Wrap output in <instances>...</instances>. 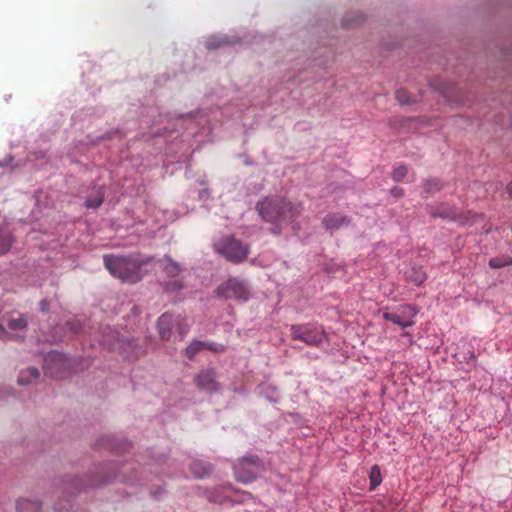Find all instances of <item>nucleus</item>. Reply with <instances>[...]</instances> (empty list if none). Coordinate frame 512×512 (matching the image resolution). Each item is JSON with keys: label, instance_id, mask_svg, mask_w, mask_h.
<instances>
[{"label": "nucleus", "instance_id": "nucleus-6", "mask_svg": "<svg viewBox=\"0 0 512 512\" xmlns=\"http://www.w3.org/2000/svg\"><path fill=\"white\" fill-rule=\"evenodd\" d=\"M216 292L219 297L226 299L246 301L249 298V291L246 285L237 278H230L220 285Z\"/></svg>", "mask_w": 512, "mask_h": 512}, {"label": "nucleus", "instance_id": "nucleus-8", "mask_svg": "<svg viewBox=\"0 0 512 512\" xmlns=\"http://www.w3.org/2000/svg\"><path fill=\"white\" fill-rule=\"evenodd\" d=\"M194 382L199 389L210 393L219 390V384L216 381L215 371L213 369L201 370L194 378Z\"/></svg>", "mask_w": 512, "mask_h": 512}, {"label": "nucleus", "instance_id": "nucleus-21", "mask_svg": "<svg viewBox=\"0 0 512 512\" xmlns=\"http://www.w3.org/2000/svg\"><path fill=\"white\" fill-rule=\"evenodd\" d=\"M175 326H177V330L181 339L185 336L190 327L187 320L185 318H181L180 316L175 317Z\"/></svg>", "mask_w": 512, "mask_h": 512}, {"label": "nucleus", "instance_id": "nucleus-22", "mask_svg": "<svg viewBox=\"0 0 512 512\" xmlns=\"http://www.w3.org/2000/svg\"><path fill=\"white\" fill-rule=\"evenodd\" d=\"M166 265L164 266V270L168 275L176 276L181 271L180 266L174 262L171 258H166Z\"/></svg>", "mask_w": 512, "mask_h": 512}, {"label": "nucleus", "instance_id": "nucleus-4", "mask_svg": "<svg viewBox=\"0 0 512 512\" xmlns=\"http://www.w3.org/2000/svg\"><path fill=\"white\" fill-rule=\"evenodd\" d=\"M215 250L228 261L239 263L244 261L249 253V248L233 237H226L215 245Z\"/></svg>", "mask_w": 512, "mask_h": 512}, {"label": "nucleus", "instance_id": "nucleus-26", "mask_svg": "<svg viewBox=\"0 0 512 512\" xmlns=\"http://www.w3.org/2000/svg\"><path fill=\"white\" fill-rule=\"evenodd\" d=\"M204 349H208L214 353H221L225 350V346L222 345V344H218V343H206V346Z\"/></svg>", "mask_w": 512, "mask_h": 512}, {"label": "nucleus", "instance_id": "nucleus-14", "mask_svg": "<svg viewBox=\"0 0 512 512\" xmlns=\"http://www.w3.org/2000/svg\"><path fill=\"white\" fill-rule=\"evenodd\" d=\"M205 346H206V342L193 341L185 349V356L188 359H192L198 352L203 350L205 348Z\"/></svg>", "mask_w": 512, "mask_h": 512}, {"label": "nucleus", "instance_id": "nucleus-24", "mask_svg": "<svg viewBox=\"0 0 512 512\" xmlns=\"http://www.w3.org/2000/svg\"><path fill=\"white\" fill-rule=\"evenodd\" d=\"M408 173V169L404 165L395 167L392 172V178L396 182L402 181Z\"/></svg>", "mask_w": 512, "mask_h": 512}, {"label": "nucleus", "instance_id": "nucleus-33", "mask_svg": "<svg viewBox=\"0 0 512 512\" xmlns=\"http://www.w3.org/2000/svg\"><path fill=\"white\" fill-rule=\"evenodd\" d=\"M507 192L512 197V181L507 185Z\"/></svg>", "mask_w": 512, "mask_h": 512}, {"label": "nucleus", "instance_id": "nucleus-16", "mask_svg": "<svg viewBox=\"0 0 512 512\" xmlns=\"http://www.w3.org/2000/svg\"><path fill=\"white\" fill-rule=\"evenodd\" d=\"M12 242V236L8 232H0V255H3L10 250Z\"/></svg>", "mask_w": 512, "mask_h": 512}, {"label": "nucleus", "instance_id": "nucleus-7", "mask_svg": "<svg viewBox=\"0 0 512 512\" xmlns=\"http://www.w3.org/2000/svg\"><path fill=\"white\" fill-rule=\"evenodd\" d=\"M418 310L412 305H401L397 310L385 312L383 318L401 328H407L414 325V318Z\"/></svg>", "mask_w": 512, "mask_h": 512}, {"label": "nucleus", "instance_id": "nucleus-28", "mask_svg": "<svg viewBox=\"0 0 512 512\" xmlns=\"http://www.w3.org/2000/svg\"><path fill=\"white\" fill-rule=\"evenodd\" d=\"M392 196L399 198L404 195V190L401 187L395 186L390 190Z\"/></svg>", "mask_w": 512, "mask_h": 512}, {"label": "nucleus", "instance_id": "nucleus-1", "mask_svg": "<svg viewBox=\"0 0 512 512\" xmlns=\"http://www.w3.org/2000/svg\"><path fill=\"white\" fill-rule=\"evenodd\" d=\"M105 268L114 277L128 283H137L142 279L141 268L148 263V260L139 257L104 255Z\"/></svg>", "mask_w": 512, "mask_h": 512}, {"label": "nucleus", "instance_id": "nucleus-31", "mask_svg": "<svg viewBox=\"0 0 512 512\" xmlns=\"http://www.w3.org/2000/svg\"><path fill=\"white\" fill-rule=\"evenodd\" d=\"M48 307H49V303H48L47 300L44 299V300H42L40 302V309H41V311H47Z\"/></svg>", "mask_w": 512, "mask_h": 512}, {"label": "nucleus", "instance_id": "nucleus-15", "mask_svg": "<svg viewBox=\"0 0 512 512\" xmlns=\"http://www.w3.org/2000/svg\"><path fill=\"white\" fill-rule=\"evenodd\" d=\"M28 376L33 378V379H37V378H39L40 373H39L38 369H36V368H29L26 371L21 372V374H20V376L18 378V383L20 385H27V384H29L30 383V379H28Z\"/></svg>", "mask_w": 512, "mask_h": 512}, {"label": "nucleus", "instance_id": "nucleus-20", "mask_svg": "<svg viewBox=\"0 0 512 512\" xmlns=\"http://www.w3.org/2000/svg\"><path fill=\"white\" fill-rule=\"evenodd\" d=\"M103 200H104V193H103L102 189L100 188L95 197H89L86 200V206L89 208H97L103 203Z\"/></svg>", "mask_w": 512, "mask_h": 512}, {"label": "nucleus", "instance_id": "nucleus-25", "mask_svg": "<svg viewBox=\"0 0 512 512\" xmlns=\"http://www.w3.org/2000/svg\"><path fill=\"white\" fill-rule=\"evenodd\" d=\"M10 330H22L27 326V321L23 317L10 319L7 323Z\"/></svg>", "mask_w": 512, "mask_h": 512}, {"label": "nucleus", "instance_id": "nucleus-29", "mask_svg": "<svg viewBox=\"0 0 512 512\" xmlns=\"http://www.w3.org/2000/svg\"><path fill=\"white\" fill-rule=\"evenodd\" d=\"M434 217H442V218H454V212H443V213H433Z\"/></svg>", "mask_w": 512, "mask_h": 512}, {"label": "nucleus", "instance_id": "nucleus-30", "mask_svg": "<svg viewBox=\"0 0 512 512\" xmlns=\"http://www.w3.org/2000/svg\"><path fill=\"white\" fill-rule=\"evenodd\" d=\"M9 332L5 330V328L0 324V339H7L9 338Z\"/></svg>", "mask_w": 512, "mask_h": 512}, {"label": "nucleus", "instance_id": "nucleus-34", "mask_svg": "<svg viewBox=\"0 0 512 512\" xmlns=\"http://www.w3.org/2000/svg\"><path fill=\"white\" fill-rule=\"evenodd\" d=\"M80 328H73L74 332H78Z\"/></svg>", "mask_w": 512, "mask_h": 512}, {"label": "nucleus", "instance_id": "nucleus-13", "mask_svg": "<svg viewBox=\"0 0 512 512\" xmlns=\"http://www.w3.org/2000/svg\"><path fill=\"white\" fill-rule=\"evenodd\" d=\"M369 479H370V490L376 489V487L379 486L380 483L382 482L381 470L378 465H374L371 467V470L369 473Z\"/></svg>", "mask_w": 512, "mask_h": 512}, {"label": "nucleus", "instance_id": "nucleus-5", "mask_svg": "<svg viewBox=\"0 0 512 512\" xmlns=\"http://www.w3.org/2000/svg\"><path fill=\"white\" fill-rule=\"evenodd\" d=\"M262 469L263 465L258 457H243L234 466L235 478L237 481L247 484L255 480Z\"/></svg>", "mask_w": 512, "mask_h": 512}, {"label": "nucleus", "instance_id": "nucleus-18", "mask_svg": "<svg viewBox=\"0 0 512 512\" xmlns=\"http://www.w3.org/2000/svg\"><path fill=\"white\" fill-rule=\"evenodd\" d=\"M507 265H512L511 257H494L489 261V266L494 269L502 268Z\"/></svg>", "mask_w": 512, "mask_h": 512}, {"label": "nucleus", "instance_id": "nucleus-3", "mask_svg": "<svg viewBox=\"0 0 512 512\" xmlns=\"http://www.w3.org/2000/svg\"><path fill=\"white\" fill-rule=\"evenodd\" d=\"M292 339L300 340L310 346H319L327 335L322 326L314 324H301L291 326Z\"/></svg>", "mask_w": 512, "mask_h": 512}, {"label": "nucleus", "instance_id": "nucleus-17", "mask_svg": "<svg viewBox=\"0 0 512 512\" xmlns=\"http://www.w3.org/2000/svg\"><path fill=\"white\" fill-rule=\"evenodd\" d=\"M395 96H396L397 101L401 105H409V104L416 102V100L411 98L410 94L405 89L397 90L395 93Z\"/></svg>", "mask_w": 512, "mask_h": 512}, {"label": "nucleus", "instance_id": "nucleus-36", "mask_svg": "<svg viewBox=\"0 0 512 512\" xmlns=\"http://www.w3.org/2000/svg\"><path fill=\"white\" fill-rule=\"evenodd\" d=\"M358 18H359V20H360V21H363V17H362V15H359V17H358Z\"/></svg>", "mask_w": 512, "mask_h": 512}, {"label": "nucleus", "instance_id": "nucleus-11", "mask_svg": "<svg viewBox=\"0 0 512 512\" xmlns=\"http://www.w3.org/2000/svg\"><path fill=\"white\" fill-rule=\"evenodd\" d=\"M426 277V273L422 270L421 267H412L409 271L406 272L407 280L414 283L415 285H421L424 283Z\"/></svg>", "mask_w": 512, "mask_h": 512}, {"label": "nucleus", "instance_id": "nucleus-10", "mask_svg": "<svg viewBox=\"0 0 512 512\" xmlns=\"http://www.w3.org/2000/svg\"><path fill=\"white\" fill-rule=\"evenodd\" d=\"M351 219L341 213H328L322 220L327 230L339 229L342 226L349 225Z\"/></svg>", "mask_w": 512, "mask_h": 512}, {"label": "nucleus", "instance_id": "nucleus-27", "mask_svg": "<svg viewBox=\"0 0 512 512\" xmlns=\"http://www.w3.org/2000/svg\"><path fill=\"white\" fill-rule=\"evenodd\" d=\"M183 287L182 283L179 280H173L167 283V290L175 291L180 290Z\"/></svg>", "mask_w": 512, "mask_h": 512}, {"label": "nucleus", "instance_id": "nucleus-2", "mask_svg": "<svg viewBox=\"0 0 512 512\" xmlns=\"http://www.w3.org/2000/svg\"><path fill=\"white\" fill-rule=\"evenodd\" d=\"M256 209L261 217L270 223L293 220L302 211L300 205L278 197L265 198L257 203Z\"/></svg>", "mask_w": 512, "mask_h": 512}, {"label": "nucleus", "instance_id": "nucleus-35", "mask_svg": "<svg viewBox=\"0 0 512 512\" xmlns=\"http://www.w3.org/2000/svg\"><path fill=\"white\" fill-rule=\"evenodd\" d=\"M55 357H57V355H54V354L53 355H49V358H55Z\"/></svg>", "mask_w": 512, "mask_h": 512}, {"label": "nucleus", "instance_id": "nucleus-32", "mask_svg": "<svg viewBox=\"0 0 512 512\" xmlns=\"http://www.w3.org/2000/svg\"><path fill=\"white\" fill-rule=\"evenodd\" d=\"M343 26L346 27V28H350V27L353 26V24L351 23V21H350V19L348 17L343 19Z\"/></svg>", "mask_w": 512, "mask_h": 512}, {"label": "nucleus", "instance_id": "nucleus-19", "mask_svg": "<svg viewBox=\"0 0 512 512\" xmlns=\"http://www.w3.org/2000/svg\"><path fill=\"white\" fill-rule=\"evenodd\" d=\"M226 44H228L226 37H210L206 41V47L208 49H217Z\"/></svg>", "mask_w": 512, "mask_h": 512}, {"label": "nucleus", "instance_id": "nucleus-12", "mask_svg": "<svg viewBox=\"0 0 512 512\" xmlns=\"http://www.w3.org/2000/svg\"><path fill=\"white\" fill-rule=\"evenodd\" d=\"M18 512H39L40 504L37 501L20 500L17 504Z\"/></svg>", "mask_w": 512, "mask_h": 512}, {"label": "nucleus", "instance_id": "nucleus-9", "mask_svg": "<svg viewBox=\"0 0 512 512\" xmlns=\"http://www.w3.org/2000/svg\"><path fill=\"white\" fill-rule=\"evenodd\" d=\"M158 331L162 340H169L175 326V317L170 313L162 314L157 321Z\"/></svg>", "mask_w": 512, "mask_h": 512}, {"label": "nucleus", "instance_id": "nucleus-23", "mask_svg": "<svg viewBox=\"0 0 512 512\" xmlns=\"http://www.w3.org/2000/svg\"><path fill=\"white\" fill-rule=\"evenodd\" d=\"M442 188L441 183L437 179H429L424 183V190L428 194L439 191Z\"/></svg>", "mask_w": 512, "mask_h": 512}]
</instances>
